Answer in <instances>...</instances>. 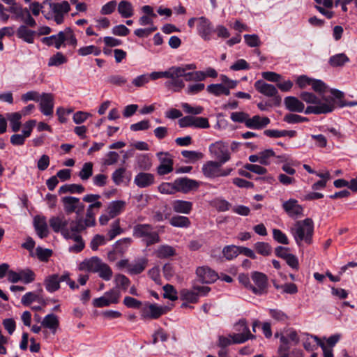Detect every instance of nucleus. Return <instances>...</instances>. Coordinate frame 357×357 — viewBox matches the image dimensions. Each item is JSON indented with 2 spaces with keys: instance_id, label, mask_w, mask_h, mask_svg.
Instances as JSON below:
<instances>
[{
  "instance_id": "nucleus-1",
  "label": "nucleus",
  "mask_w": 357,
  "mask_h": 357,
  "mask_svg": "<svg viewBox=\"0 0 357 357\" xmlns=\"http://www.w3.org/2000/svg\"><path fill=\"white\" fill-rule=\"evenodd\" d=\"M49 225L55 233H61L66 239H72L75 243L69 247L70 252L78 253L83 250L85 243L79 234L82 228L79 220L75 219L69 222L63 215L52 216Z\"/></svg>"
},
{
  "instance_id": "nucleus-2",
  "label": "nucleus",
  "mask_w": 357,
  "mask_h": 357,
  "mask_svg": "<svg viewBox=\"0 0 357 357\" xmlns=\"http://www.w3.org/2000/svg\"><path fill=\"white\" fill-rule=\"evenodd\" d=\"M313 232L314 223L310 218L297 221L291 228V234L298 244H300L302 241L310 244Z\"/></svg>"
},
{
  "instance_id": "nucleus-3",
  "label": "nucleus",
  "mask_w": 357,
  "mask_h": 357,
  "mask_svg": "<svg viewBox=\"0 0 357 357\" xmlns=\"http://www.w3.org/2000/svg\"><path fill=\"white\" fill-rule=\"evenodd\" d=\"M153 229L149 224H138L133 227V236L142 238L146 246H150L160 241L158 233Z\"/></svg>"
},
{
  "instance_id": "nucleus-4",
  "label": "nucleus",
  "mask_w": 357,
  "mask_h": 357,
  "mask_svg": "<svg viewBox=\"0 0 357 357\" xmlns=\"http://www.w3.org/2000/svg\"><path fill=\"white\" fill-rule=\"evenodd\" d=\"M176 70V76H182L185 81L200 82L205 79V75L203 71L188 72V70H194L197 68L195 63L185 64L181 66H174Z\"/></svg>"
},
{
  "instance_id": "nucleus-5",
  "label": "nucleus",
  "mask_w": 357,
  "mask_h": 357,
  "mask_svg": "<svg viewBox=\"0 0 357 357\" xmlns=\"http://www.w3.org/2000/svg\"><path fill=\"white\" fill-rule=\"evenodd\" d=\"M321 99L324 102L315 104L314 106H307L305 110L306 114H328L333 112L335 109V101L333 98L322 96Z\"/></svg>"
},
{
  "instance_id": "nucleus-6",
  "label": "nucleus",
  "mask_w": 357,
  "mask_h": 357,
  "mask_svg": "<svg viewBox=\"0 0 357 357\" xmlns=\"http://www.w3.org/2000/svg\"><path fill=\"white\" fill-rule=\"evenodd\" d=\"M120 298V291L116 289H112L106 291L102 296L93 299V305L95 307H107L118 303Z\"/></svg>"
},
{
  "instance_id": "nucleus-7",
  "label": "nucleus",
  "mask_w": 357,
  "mask_h": 357,
  "mask_svg": "<svg viewBox=\"0 0 357 357\" xmlns=\"http://www.w3.org/2000/svg\"><path fill=\"white\" fill-rule=\"evenodd\" d=\"M50 10L51 12V18H53L57 24H61L63 22L64 15L67 14L70 9V4L66 1L60 3H50ZM50 19V17H47Z\"/></svg>"
},
{
  "instance_id": "nucleus-8",
  "label": "nucleus",
  "mask_w": 357,
  "mask_h": 357,
  "mask_svg": "<svg viewBox=\"0 0 357 357\" xmlns=\"http://www.w3.org/2000/svg\"><path fill=\"white\" fill-rule=\"evenodd\" d=\"M101 206L102 203L100 202H96L93 204H91L86 210V217L84 219L81 215L79 216H76L75 220H79L82 226V228L80 229L81 232L85 230L87 227H93L96 225L94 211H98Z\"/></svg>"
},
{
  "instance_id": "nucleus-9",
  "label": "nucleus",
  "mask_w": 357,
  "mask_h": 357,
  "mask_svg": "<svg viewBox=\"0 0 357 357\" xmlns=\"http://www.w3.org/2000/svg\"><path fill=\"white\" fill-rule=\"evenodd\" d=\"M61 202L66 214L75 213L77 216H79L84 211L85 206L79 198L66 196L61 199Z\"/></svg>"
},
{
  "instance_id": "nucleus-10",
  "label": "nucleus",
  "mask_w": 357,
  "mask_h": 357,
  "mask_svg": "<svg viewBox=\"0 0 357 357\" xmlns=\"http://www.w3.org/2000/svg\"><path fill=\"white\" fill-rule=\"evenodd\" d=\"M255 88L260 93L273 98L275 105H278L280 103V98L278 94V89L272 84H268L263 80H257L255 83Z\"/></svg>"
},
{
  "instance_id": "nucleus-11",
  "label": "nucleus",
  "mask_w": 357,
  "mask_h": 357,
  "mask_svg": "<svg viewBox=\"0 0 357 357\" xmlns=\"http://www.w3.org/2000/svg\"><path fill=\"white\" fill-rule=\"evenodd\" d=\"M251 278L256 286H252V292L256 295H263L267 293L268 277L261 272H254Z\"/></svg>"
},
{
  "instance_id": "nucleus-12",
  "label": "nucleus",
  "mask_w": 357,
  "mask_h": 357,
  "mask_svg": "<svg viewBox=\"0 0 357 357\" xmlns=\"http://www.w3.org/2000/svg\"><path fill=\"white\" fill-rule=\"evenodd\" d=\"M210 151L214 157L218 160L217 162L223 165L230 160V153L228 146L222 142H216L210 146Z\"/></svg>"
},
{
  "instance_id": "nucleus-13",
  "label": "nucleus",
  "mask_w": 357,
  "mask_h": 357,
  "mask_svg": "<svg viewBox=\"0 0 357 357\" xmlns=\"http://www.w3.org/2000/svg\"><path fill=\"white\" fill-rule=\"evenodd\" d=\"M197 33L205 41L211 39V33L214 32V28L212 23L205 17L197 18Z\"/></svg>"
},
{
  "instance_id": "nucleus-14",
  "label": "nucleus",
  "mask_w": 357,
  "mask_h": 357,
  "mask_svg": "<svg viewBox=\"0 0 357 357\" xmlns=\"http://www.w3.org/2000/svg\"><path fill=\"white\" fill-rule=\"evenodd\" d=\"M198 280L203 284H211L219 278L218 274L208 266H199L196 270Z\"/></svg>"
},
{
  "instance_id": "nucleus-15",
  "label": "nucleus",
  "mask_w": 357,
  "mask_h": 357,
  "mask_svg": "<svg viewBox=\"0 0 357 357\" xmlns=\"http://www.w3.org/2000/svg\"><path fill=\"white\" fill-rule=\"evenodd\" d=\"M282 206L289 217L291 218H298L303 215V207L295 199H289L284 202Z\"/></svg>"
},
{
  "instance_id": "nucleus-16",
  "label": "nucleus",
  "mask_w": 357,
  "mask_h": 357,
  "mask_svg": "<svg viewBox=\"0 0 357 357\" xmlns=\"http://www.w3.org/2000/svg\"><path fill=\"white\" fill-rule=\"evenodd\" d=\"M157 156L160 160V165L157 168V172L159 175H165L173 171V159L171 155L167 152H159Z\"/></svg>"
},
{
  "instance_id": "nucleus-17",
  "label": "nucleus",
  "mask_w": 357,
  "mask_h": 357,
  "mask_svg": "<svg viewBox=\"0 0 357 357\" xmlns=\"http://www.w3.org/2000/svg\"><path fill=\"white\" fill-rule=\"evenodd\" d=\"M167 307L149 304L144 307L141 312L142 319H157L167 312Z\"/></svg>"
},
{
  "instance_id": "nucleus-18",
  "label": "nucleus",
  "mask_w": 357,
  "mask_h": 357,
  "mask_svg": "<svg viewBox=\"0 0 357 357\" xmlns=\"http://www.w3.org/2000/svg\"><path fill=\"white\" fill-rule=\"evenodd\" d=\"M175 185L177 188V192L188 193L199 188V182L187 177L179 178L175 180Z\"/></svg>"
},
{
  "instance_id": "nucleus-19",
  "label": "nucleus",
  "mask_w": 357,
  "mask_h": 357,
  "mask_svg": "<svg viewBox=\"0 0 357 357\" xmlns=\"http://www.w3.org/2000/svg\"><path fill=\"white\" fill-rule=\"evenodd\" d=\"M40 112L45 116H52L54 111V96L49 93H43L39 100Z\"/></svg>"
},
{
  "instance_id": "nucleus-20",
  "label": "nucleus",
  "mask_w": 357,
  "mask_h": 357,
  "mask_svg": "<svg viewBox=\"0 0 357 357\" xmlns=\"http://www.w3.org/2000/svg\"><path fill=\"white\" fill-rule=\"evenodd\" d=\"M246 342L242 335L230 334L228 337L220 335L218 337V346L220 348L227 347L232 344H242Z\"/></svg>"
},
{
  "instance_id": "nucleus-21",
  "label": "nucleus",
  "mask_w": 357,
  "mask_h": 357,
  "mask_svg": "<svg viewBox=\"0 0 357 357\" xmlns=\"http://www.w3.org/2000/svg\"><path fill=\"white\" fill-rule=\"evenodd\" d=\"M246 122V127L250 129L261 130L266 128L270 123L271 120L266 116H261L255 115L252 118L249 116Z\"/></svg>"
},
{
  "instance_id": "nucleus-22",
  "label": "nucleus",
  "mask_w": 357,
  "mask_h": 357,
  "mask_svg": "<svg viewBox=\"0 0 357 357\" xmlns=\"http://www.w3.org/2000/svg\"><path fill=\"white\" fill-rule=\"evenodd\" d=\"M103 263L98 257H93L89 259L83 261L79 264V269L97 273Z\"/></svg>"
},
{
  "instance_id": "nucleus-23",
  "label": "nucleus",
  "mask_w": 357,
  "mask_h": 357,
  "mask_svg": "<svg viewBox=\"0 0 357 357\" xmlns=\"http://www.w3.org/2000/svg\"><path fill=\"white\" fill-rule=\"evenodd\" d=\"M155 176L151 173L140 172L134 179V183L141 188H147L154 183Z\"/></svg>"
},
{
  "instance_id": "nucleus-24",
  "label": "nucleus",
  "mask_w": 357,
  "mask_h": 357,
  "mask_svg": "<svg viewBox=\"0 0 357 357\" xmlns=\"http://www.w3.org/2000/svg\"><path fill=\"white\" fill-rule=\"evenodd\" d=\"M222 164L217 161H208L202 167V172L207 178L218 177L219 168Z\"/></svg>"
},
{
  "instance_id": "nucleus-25",
  "label": "nucleus",
  "mask_w": 357,
  "mask_h": 357,
  "mask_svg": "<svg viewBox=\"0 0 357 357\" xmlns=\"http://www.w3.org/2000/svg\"><path fill=\"white\" fill-rule=\"evenodd\" d=\"M286 108L291 112H302L305 109L304 104L294 96H287L284 100Z\"/></svg>"
},
{
  "instance_id": "nucleus-26",
  "label": "nucleus",
  "mask_w": 357,
  "mask_h": 357,
  "mask_svg": "<svg viewBox=\"0 0 357 357\" xmlns=\"http://www.w3.org/2000/svg\"><path fill=\"white\" fill-rule=\"evenodd\" d=\"M36 34V32L35 31L29 29L25 25L20 26L16 31V36L17 38L29 44L34 43Z\"/></svg>"
},
{
  "instance_id": "nucleus-27",
  "label": "nucleus",
  "mask_w": 357,
  "mask_h": 357,
  "mask_svg": "<svg viewBox=\"0 0 357 357\" xmlns=\"http://www.w3.org/2000/svg\"><path fill=\"white\" fill-rule=\"evenodd\" d=\"M126 206V202L125 201H112L107 206V213L110 215V217L114 218L125 210Z\"/></svg>"
},
{
  "instance_id": "nucleus-28",
  "label": "nucleus",
  "mask_w": 357,
  "mask_h": 357,
  "mask_svg": "<svg viewBox=\"0 0 357 357\" xmlns=\"http://www.w3.org/2000/svg\"><path fill=\"white\" fill-rule=\"evenodd\" d=\"M42 43L47 46L54 45L55 48L60 49L64 43L63 31H59L56 35H52L48 37H44L41 40Z\"/></svg>"
},
{
  "instance_id": "nucleus-29",
  "label": "nucleus",
  "mask_w": 357,
  "mask_h": 357,
  "mask_svg": "<svg viewBox=\"0 0 357 357\" xmlns=\"http://www.w3.org/2000/svg\"><path fill=\"white\" fill-rule=\"evenodd\" d=\"M34 227L38 236L44 238L48 236V228L45 217H38L34 219Z\"/></svg>"
},
{
  "instance_id": "nucleus-30",
  "label": "nucleus",
  "mask_w": 357,
  "mask_h": 357,
  "mask_svg": "<svg viewBox=\"0 0 357 357\" xmlns=\"http://www.w3.org/2000/svg\"><path fill=\"white\" fill-rule=\"evenodd\" d=\"M235 330L238 332L233 335H242L246 341L255 338V335L250 333L247 321L245 319L240 320L235 326Z\"/></svg>"
},
{
  "instance_id": "nucleus-31",
  "label": "nucleus",
  "mask_w": 357,
  "mask_h": 357,
  "mask_svg": "<svg viewBox=\"0 0 357 357\" xmlns=\"http://www.w3.org/2000/svg\"><path fill=\"white\" fill-rule=\"evenodd\" d=\"M172 208L176 213L189 214L192 209V203L184 200H175L172 203Z\"/></svg>"
},
{
  "instance_id": "nucleus-32",
  "label": "nucleus",
  "mask_w": 357,
  "mask_h": 357,
  "mask_svg": "<svg viewBox=\"0 0 357 357\" xmlns=\"http://www.w3.org/2000/svg\"><path fill=\"white\" fill-rule=\"evenodd\" d=\"M180 77H183L174 75L172 77H167L170 79L165 82V86L174 92L180 91L185 86L183 80L180 79Z\"/></svg>"
},
{
  "instance_id": "nucleus-33",
  "label": "nucleus",
  "mask_w": 357,
  "mask_h": 357,
  "mask_svg": "<svg viewBox=\"0 0 357 357\" xmlns=\"http://www.w3.org/2000/svg\"><path fill=\"white\" fill-rule=\"evenodd\" d=\"M117 8L119 13L123 18H129L134 15V8L132 3L126 0L121 1Z\"/></svg>"
},
{
  "instance_id": "nucleus-34",
  "label": "nucleus",
  "mask_w": 357,
  "mask_h": 357,
  "mask_svg": "<svg viewBox=\"0 0 357 357\" xmlns=\"http://www.w3.org/2000/svg\"><path fill=\"white\" fill-rule=\"evenodd\" d=\"M41 324L43 327L50 329L54 334L59 327V321L56 315L49 314L44 317Z\"/></svg>"
},
{
  "instance_id": "nucleus-35",
  "label": "nucleus",
  "mask_w": 357,
  "mask_h": 357,
  "mask_svg": "<svg viewBox=\"0 0 357 357\" xmlns=\"http://www.w3.org/2000/svg\"><path fill=\"white\" fill-rule=\"evenodd\" d=\"M45 288L49 292H54L59 289V275L58 274H52L45 279L44 281Z\"/></svg>"
},
{
  "instance_id": "nucleus-36",
  "label": "nucleus",
  "mask_w": 357,
  "mask_h": 357,
  "mask_svg": "<svg viewBox=\"0 0 357 357\" xmlns=\"http://www.w3.org/2000/svg\"><path fill=\"white\" fill-rule=\"evenodd\" d=\"M6 120H8L10 123V126L11 127L12 131L14 132H17L20 130V127L22 126L21 123V116L18 112H13V113H7L6 114V117H4Z\"/></svg>"
},
{
  "instance_id": "nucleus-37",
  "label": "nucleus",
  "mask_w": 357,
  "mask_h": 357,
  "mask_svg": "<svg viewBox=\"0 0 357 357\" xmlns=\"http://www.w3.org/2000/svg\"><path fill=\"white\" fill-rule=\"evenodd\" d=\"M169 224L175 227L188 228L190 226L191 222L186 216L176 215L169 219Z\"/></svg>"
},
{
  "instance_id": "nucleus-38",
  "label": "nucleus",
  "mask_w": 357,
  "mask_h": 357,
  "mask_svg": "<svg viewBox=\"0 0 357 357\" xmlns=\"http://www.w3.org/2000/svg\"><path fill=\"white\" fill-rule=\"evenodd\" d=\"M207 91L215 96H220L221 95L229 96L230 91L228 88L224 86L222 84H212L207 86Z\"/></svg>"
},
{
  "instance_id": "nucleus-39",
  "label": "nucleus",
  "mask_w": 357,
  "mask_h": 357,
  "mask_svg": "<svg viewBox=\"0 0 357 357\" xmlns=\"http://www.w3.org/2000/svg\"><path fill=\"white\" fill-rule=\"evenodd\" d=\"M175 249L168 245H162L155 250L156 257L160 259H165L175 255Z\"/></svg>"
},
{
  "instance_id": "nucleus-40",
  "label": "nucleus",
  "mask_w": 357,
  "mask_h": 357,
  "mask_svg": "<svg viewBox=\"0 0 357 357\" xmlns=\"http://www.w3.org/2000/svg\"><path fill=\"white\" fill-rule=\"evenodd\" d=\"M147 263L148 260L146 259H140L136 263L128 266V273L131 275H137L142 273L145 270Z\"/></svg>"
},
{
  "instance_id": "nucleus-41",
  "label": "nucleus",
  "mask_w": 357,
  "mask_h": 357,
  "mask_svg": "<svg viewBox=\"0 0 357 357\" xmlns=\"http://www.w3.org/2000/svg\"><path fill=\"white\" fill-rule=\"evenodd\" d=\"M180 297L183 301H185L190 303H196L198 302V294L192 289H182L180 291Z\"/></svg>"
},
{
  "instance_id": "nucleus-42",
  "label": "nucleus",
  "mask_w": 357,
  "mask_h": 357,
  "mask_svg": "<svg viewBox=\"0 0 357 357\" xmlns=\"http://www.w3.org/2000/svg\"><path fill=\"white\" fill-rule=\"evenodd\" d=\"M349 61V59L345 54L340 53L331 56L328 63L332 67H340Z\"/></svg>"
},
{
  "instance_id": "nucleus-43",
  "label": "nucleus",
  "mask_w": 357,
  "mask_h": 357,
  "mask_svg": "<svg viewBox=\"0 0 357 357\" xmlns=\"http://www.w3.org/2000/svg\"><path fill=\"white\" fill-rule=\"evenodd\" d=\"M331 93L333 96L335 98L338 100L337 104L340 107H344L346 106L351 107L357 105V102H346L343 100L344 94L342 91L340 90L332 89H331Z\"/></svg>"
},
{
  "instance_id": "nucleus-44",
  "label": "nucleus",
  "mask_w": 357,
  "mask_h": 357,
  "mask_svg": "<svg viewBox=\"0 0 357 357\" xmlns=\"http://www.w3.org/2000/svg\"><path fill=\"white\" fill-rule=\"evenodd\" d=\"M85 191L84 187L81 184H66L60 187L61 193H77L81 194Z\"/></svg>"
},
{
  "instance_id": "nucleus-45",
  "label": "nucleus",
  "mask_w": 357,
  "mask_h": 357,
  "mask_svg": "<svg viewBox=\"0 0 357 357\" xmlns=\"http://www.w3.org/2000/svg\"><path fill=\"white\" fill-rule=\"evenodd\" d=\"M176 70L177 69L174 68V66H172L165 71L153 72L149 74V80H156L160 78H167V77H172L174 75H176Z\"/></svg>"
},
{
  "instance_id": "nucleus-46",
  "label": "nucleus",
  "mask_w": 357,
  "mask_h": 357,
  "mask_svg": "<svg viewBox=\"0 0 357 357\" xmlns=\"http://www.w3.org/2000/svg\"><path fill=\"white\" fill-rule=\"evenodd\" d=\"M93 165L91 162H85L83 165L78 174L82 181H87L93 175Z\"/></svg>"
},
{
  "instance_id": "nucleus-47",
  "label": "nucleus",
  "mask_w": 357,
  "mask_h": 357,
  "mask_svg": "<svg viewBox=\"0 0 357 357\" xmlns=\"http://www.w3.org/2000/svg\"><path fill=\"white\" fill-rule=\"evenodd\" d=\"M78 54L82 56H85L89 54H93L95 56H98L101 53V50L99 47L95 45H89L80 47L77 50Z\"/></svg>"
},
{
  "instance_id": "nucleus-48",
  "label": "nucleus",
  "mask_w": 357,
  "mask_h": 357,
  "mask_svg": "<svg viewBox=\"0 0 357 357\" xmlns=\"http://www.w3.org/2000/svg\"><path fill=\"white\" fill-rule=\"evenodd\" d=\"M110 227L111 228L107 232L109 240L114 239L116 236L120 235L123 232V229L120 227L119 219L114 221Z\"/></svg>"
},
{
  "instance_id": "nucleus-49",
  "label": "nucleus",
  "mask_w": 357,
  "mask_h": 357,
  "mask_svg": "<svg viewBox=\"0 0 357 357\" xmlns=\"http://www.w3.org/2000/svg\"><path fill=\"white\" fill-rule=\"evenodd\" d=\"M222 254L227 260H231L239 254V247L236 245H227L222 250Z\"/></svg>"
},
{
  "instance_id": "nucleus-50",
  "label": "nucleus",
  "mask_w": 357,
  "mask_h": 357,
  "mask_svg": "<svg viewBox=\"0 0 357 357\" xmlns=\"http://www.w3.org/2000/svg\"><path fill=\"white\" fill-rule=\"evenodd\" d=\"M132 242L131 238L127 237L120 239L116 242L115 250L116 252L123 254Z\"/></svg>"
},
{
  "instance_id": "nucleus-51",
  "label": "nucleus",
  "mask_w": 357,
  "mask_h": 357,
  "mask_svg": "<svg viewBox=\"0 0 357 357\" xmlns=\"http://www.w3.org/2000/svg\"><path fill=\"white\" fill-rule=\"evenodd\" d=\"M158 190L162 194L173 195L177 192L175 181L173 183H162L158 186Z\"/></svg>"
},
{
  "instance_id": "nucleus-52",
  "label": "nucleus",
  "mask_w": 357,
  "mask_h": 357,
  "mask_svg": "<svg viewBox=\"0 0 357 357\" xmlns=\"http://www.w3.org/2000/svg\"><path fill=\"white\" fill-rule=\"evenodd\" d=\"M97 273L100 278L105 281L110 280L113 275L112 268L105 263L102 264Z\"/></svg>"
},
{
  "instance_id": "nucleus-53",
  "label": "nucleus",
  "mask_w": 357,
  "mask_h": 357,
  "mask_svg": "<svg viewBox=\"0 0 357 357\" xmlns=\"http://www.w3.org/2000/svg\"><path fill=\"white\" fill-rule=\"evenodd\" d=\"M255 249L258 254L268 256L271 253V247L268 243L257 242L255 244Z\"/></svg>"
},
{
  "instance_id": "nucleus-54",
  "label": "nucleus",
  "mask_w": 357,
  "mask_h": 357,
  "mask_svg": "<svg viewBox=\"0 0 357 357\" xmlns=\"http://www.w3.org/2000/svg\"><path fill=\"white\" fill-rule=\"evenodd\" d=\"M310 337L313 338L317 344L322 349L324 357H333L332 348L328 347L326 343L316 335H311Z\"/></svg>"
},
{
  "instance_id": "nucleus-55",
  "label": "nucleus",
  "mask_w": 357,
  "mask_h": 357,
  "mask_svg": "<svg viewBox=\"0 0 357 357\" xmlns=\"http://www.w3.org/2000/svg\"><path fill=\"white\" fill-rule=\"evenodd\" d=\"M163 297L165 298H168L172 301L177 300V291L173 285L167 284L163 287Z\"/></svg>"
},
{
  "instance_id": "nucleus-56",
  "label": "nucleus",
  "mask_w": 357,
  "mask_h": 357,
  "mask_svg": "<svg viewBox=\"0 0 357 357\" xmlns=\"http://www.w3.org/2000/svg\"><path fill=\"white\" fill-rule=\"evenodd\" d=\"M67 62L66 57L61 52H57L49 59V66H59Z\"/></svg>"
},
{
  "instance_id": "nucleus-57",
  "label": "nucleus",
  "mask_w": 357,
  "mask_h": 357,
  "mask_svg": "<svg viewBox=\"0 0 357 357\" xmlns=\"http://www.w3.org/2000/svg\"><path fill=\"white\" fill-rule=\"evenodd\" d=\"M126 172V169L124 167H120L113 172L112 178L116 185H119L123 183Z\"/></svg>"
},
{
  "instance_id": "nucleus-58",
  "label": "nucleus",
  "mask_w": 357,
  "mask_h": 357,
  "mask_svg": "<svg viewBox=\"0 0 357 357\" xmlns=\"http://www.w3.org/2000/svg\"><path fill=\"white\" fill-rule=\"evenodd\" d=\"M63 33L64 43L67 42L68 45L75 47L77 40L73 32V30L70 27H67L64 31H62Z\"/></svg>"
},
{
  "instance_id": "nucleus-59",
  "label": "nucleus",
  "mask_w": 357,
  "mask_h": 357,
  "mask_svg": "<svg viewBox=\"0 0 357 357\" xmlns=\"http://www.w3.org/2000/svg\"><path fill=\"white\" fill-rule=\"evenodd\" d=\"M250 115L243 112H235L231 114L230 119L232 121L236 123H244L246 126V122L248 121Z\"/></svg>"
},
{
  "instance_id": "nucleus-60",
  "label": "nucleus",
  "mask_w": 357,
  "mask_h": 357,
  "mask_svg": "<svg viewBox=\"0 0 357 357\" xmlns=\"http://www.w3.org/2000/svg\"><path fill=\"white\" fill-rule=\"evenodd\" d=\"M181 155L183 158L188 159L190 162H194L202 158L203 154L195 151H183Z\"/></svg>"
},
{
  "instance_id": "nucleus-61",
  "label": "nucleus",
  "mask_w": 357,
  "mask_h": 357,
  "mask_svg": "<svg viewBox=\"0 0 357 357\" xmlns=\"http://www.w3.org/2000/svg\"><path fill=\"white\" fill-rule=\"evenodd\" d=\"M300 98L302 100L309 104L321 103L320 99L317 98L314 93L310 92H302L300 94Z\"/></svg>"
},
{
  "instance_id": "nucleus-62",
  "label": "nucleus",
  "mask_w": 357,
  "mask_h": 357,
  "mask_svg": "<svg viewBox=\"0 0 357 357\" xmlns=\"http://www.w3.org/2000/svg\"><path fill=\"white\" fill-rule=\"evenodd\" d=\"M36 275L30 269L20 271V280L25 284H29L35 280Z\"/></svg>"
},
{
  "instance_id": "nucleus-63",
  "label": "nucleus",
  "mask_w": 357,
  "mask_h": 357,
  "mask_svg": "<svg viewBox=\"0 0 357 357\" xmlns=\"http://www.w3.org/2000/svg\"><path fill=\"white\" fill-rule=\"evenodd\" d=\"M37 257L41 261L46 262L52 255V250L38 247L36 250Z\"/></svg>"
},
{
  "instance_id": "nucleus-64",
  "label": "nucleus",
  "mask_w": 357,
  "mask_h": 357,
  "mask_svg": "<svg viewBox=\"0 0 357 357\" xmlns=\"http://www.w3.org/2000/svg\"><path fill=\"white\" fill-rule=\"evenodd\" d=\"M117 287H121L123 290H126L130 284L128 278L122 274H117L114 280Z\"/></svg>"
}]
</instances>
